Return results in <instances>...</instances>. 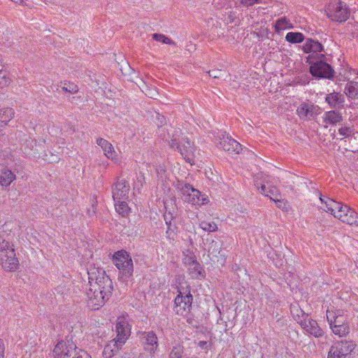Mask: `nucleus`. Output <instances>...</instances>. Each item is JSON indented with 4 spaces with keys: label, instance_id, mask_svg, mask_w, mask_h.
<instances>
[{
    "label": "nucleus",
    "instance_id": "obj_1",
    "mask_svg": "<svg viewBox=\"0 0 358 358\" xmlns=\"http://www.w3.org/2000/svg\"><path fill=\"white\" fill-rule=\"evenodd\" d=\"M89 288L87 289V303L90 308L99 309L108 299L113 290L110 278L101 268L92 267L88 271Z\"/></svg>",
    "mask_w": 358,
    "mask_h": 358
},
{
    "label": "nucleus",
    "instance_id": "obj_2",
    "mask_svg": "<svg viewBox=\"0 0 358 358\" xmlns=\"http://www.w3.org/2000/svg\"><path fill=\"white\" fill-rule=\"evenodd\" d=\"M321 208L331 213L336 218L350 225H358V214L348 206L338 202L328 196L320 195Z\"/></svg>",
    "mask_w": 358,
    "mask_h": 358
},
{
    "label": "nucleus",
    "instance_id": "obj_3",
    "mask_svg": "<svg viewBox=\"0 0 358 358\" xmlns=\"http://www.w3.org/2000/svg\"><path fill=\"white\" fill-rule=\"evenodd\" d=\"M0 265L6 271H15L19 266L14 244L0 234Z\"/></svg>",
    "mask_w": 358,
    "mask_h": 358
},
{
    "label": "nucleus",
    "instance_id": "obj_4",
    "mask_svg": "<svg viewBox=\"0 0 358 358\" xmlns=\"http://www.w3.org/2000/svg\"><path fill=\"white\" fill-rule=\"evenodd\" d=\"M177 189L182 194V199L192 206H201L209 202L208 196L194 188L191 185L178 181Z\"/></svg>",
    "mask_w": 358,
    "mask_h": 358
},
{
    "label": "nucleus",
    "instance_id": "obj_5",
    "mask_svg": "<svg viewBox=\"0 0 358 358\" xmlns=\"http://www.w3.org/2000/svg\"><path fill=\"white\" fill-rule=\"evenodd\" d=\"M171 140L170 146L176 148L183 157L185 160L193 165L196 157V148L188 138H184L182 142H178L180 131H176Z\"/></svg>",
    "mask_w": 358,
    "mask_h": 358
},
{
    "label": "nucleus",
    "instance_id": "obj_6",
    "mask_svg": "<svg viewBox=\"0 0 358 358\" xmlns=\"http://www.w3.org/2000/svg\"><path fill=\"white\" fill-rule=\"evenodd\" d=\"M178 294L174 300V310L178 315H183L190 310L193 297L188 285L178 288Z\"/></svg>",
    "mask_w": 358,
    "mask_h": 358
},
{
    "label": "nucleus",
    "instance_id": "obj_7",
    "mask_svg": "<svg viewBox=\"0 0 358 358\" xmlns=\"http://www.w3.org/2000/svg\"><path fill=\"white\" fill-rule=\"evenodd\" d=\"M325 12L329 18L339 22L346 21L350 13L346 4L341 1L330 3L326 6Z\"/></svg>",
    "mask_w": 358,
    "mask_h": 358
},
{
    "label": "nucleus",
    "instance_id": "obj_8",
    "mask_svg": "<svg viewBox=\"0 0 358 358\" xmlns=\"http://www.w3.org/2000/svg\"><path fill=\"white\" fill-rule=\"evenodd\" d=\"M113 263L115 266L126 276L132 275L134 268L131 258L124 250L117 251L113 256Z\"/></svg>",
    "mask_w": 358,
    "mask_h": 358
},
{
    "label": "nucleus",
    "instance_id": "obj_9",
    "mask_svg": "<svg viewBox=\"0 0 358 358\" xmlns=\"http://www.w3.org/2000/svg\"><path fill=\"white\" fill-rule=\"evenodd\" d=\"M352 341H340L334 343L330 348L328 358H345L355 349Z\"/></svg>",
    "mask_w": 358,
    "mask_h": 358
},
{
    "label": "nucleus",
    "instance_id": "obj_10",
    "mask_svg": "<svg viewBox=\"0 0 358 358\" xmlns=\"http://www.w3.org/2000/svg\"><path fill=\"white\" fill-rule=\"evenodd\" d=\"M78 350L71 341H61L57 343L53 350V358H70Z\"/></svg>",
    "mask_w": 358,
    "mask_h": 358
},
{
    "label": "nucleus",
    "instance_id": "obj_11",
    "mask_svg": "<svg viewBox=\"0 0 358 358\" xmlns=\"http://www.w3.org/2000/svg\"><path fill=\"white\" fill-rule=\"evenodd\" d=\"M309 63L311 64L310 73L314 77L326 79H331L334 77V71L329 64L322 61L313 63L310 61Z\"/></svg>",
    "mask_w": 358,
    "mask_h": 358
},
{
    "label": "nucleus",
    "instance_id": "obj_12",
    "mask_svg": "<svg viewBox=\"0 0 358 358\" xmlns=\"http://www.w3.org/2000/svg\"><path fill=\"white\" fill-rule=\"evenodd\" d=\"M115 329L117 332L115 338L117 339V342L120 344H125L131 333V327L127 315H123L117 317Z\"/></svg>",
    "mask_w": 358,
    "mask_h": 358
},
{
    "label": "nucleus",
    "instance_id": "obj_13",
    "mask_svg": "<svg viewBox=\"0 0 358 358\" xmlns=\"http://www.w3.org/2000/svg\"><path fill=\"white\" fill-rule=\"evenodd\" d=\"M321 113V108L310 103H301L296 109V113L303 120H308L315 117Z\"/></svg>",
    "mask_w": 358,
    "mask_h": 358
},
{
    "label": "nucleus",
    "instance_id": "obj_14",
    "mask_svg": "<svg viewBox=\"0 0 358 358\" xmlns=\"http://www.w3.org/2000/svg\"><path fill=\"white\" fill-rule=\"evenodd\" d=\"M303 50L306 53L310 54L308 60L310 62L312 58H322L324 57V55L322 54L324 50L322 45L317 41L308 38L306 40L303 45Z\"/></svg>",
    "mask_w": 358,
    "mask_h": 358
},
{
    "label": "nucleus",
    "instance_id": "obj_15",
    "mask_svg": "<svg viewBox=\"0 0 358 358\" xmlns=\"http://www.w3.org/2000/svg\"><path fill=\"white\" fill-rule=\"evenodd\" d=\"M218 137L220 138V146L224 150L229 153L238 154L242 150L241 145L227 134L226 132H220Z\"/></svg>",
    "mask_w": 358,
    "mask_h": 358
},
{
    "label": "nucleus",
    "instance_id": "obj_16",
    "mask_svg": "<svg viewBox=\"0 0 358 358\" xmlns=\"http://www.w3.org/2000/svg\"><path fill=\"white\" fill-rule=\"evenodd\" d=\"M255 185L258 189L259 193L264 194L265 196L269 197L273 201L278 198H281V195L277 189L274 186H271L268 184L267 177L264 179L263 182H259L256 180Z\"/></svg>",
    "mask_w": 358,
    "mask_h": 358
},
{
    "label": "nucleus",
    "instance_id": "obj_17",
    "mask_svg": "<svg viewBox=\"0 0 358 358\" xmlns=\"http://www.w3.org/2000/svg\"><path fill=\"white\" fill-rule=\"evenodd\" d=\"M305 318L300 320L301 327L309 334L315 338L323 336L324 332L319 327L316 320L311 319L308 315H304Z\"/></svg>",
    "mask_w": 358,
    "mask_h": 358
},
{
    "label": "nucleus",
    "instance_id": "obj_18",
    "mask_svg": "<svg viewBox=\"0 0 358 358\" xmlns=\"http://www.w3.org/2000/svg\"><path fill=\"white\" fill-rule=\"evenodd\" d=\"M96 144L101 148L104 155L108 159L112 160L115 164H120L121 162L118 155L115 151L114 147L107 140L102 138H98L96 139Z\"/></svg>",
    "mask_w": 358,
    "mask_h": 358
},
{
    "label": "nucleus",
    "instance_id": "obj_19",
    "mask_svg": "<svg viewBox=\"0 0 358 358\" xmlns=\"http://www.w3.org/2000/svg\"><path fill=\"white\" fill-rule=\"evenodd\" d=\"M129 186L125 180H119L113 187V198L114 199H127Z\"/></svg>",
    "mask_w": 358,
    "mask_h": 358
},
{
    "label": "nucleus",
    "instance_id": "obj_20",
    "mask_svg": "<svg viewBox=\"0 0 358 358\" xmlns=\"http://www.w3.org/2000/svg\"><path fill=\"white\" fill-rule=\"evenodd\" d=\"M145 348L150 353H155L158 348V339L153 331L143 332L141 337Z\"/></svg>",
    "mask_w": 358,
    "mask_h": 358
},
{
    "label": "nucleus",
    "instance_id": "obj_21",
    "mask_svg": "<svg viewBox=\"0 0 358 358\" xmlns=\"http://www.w3.org/2000/svg\"><path fill=\"white\" fill-rule=\"evenodd\" d=\"M329 324L332 332L340 337L346 336L350 331L347 320H340L339 318L335 322H331Z\"/></svg>",
    "mask_w": 358,
    "mask_h": 358
},
{
    "label": "nucleus",
    "instance_id": "obj_22",
    "mask_svg": "<svg viewBox=\"0 0 358 358\" xmlns=\"http://www.w3.org/2000/svg\"><path fill=\"white\" fill-rule=\"evenodd\" d=\"M325 101L331 108H342L344 106L345 97L340 93L332 92L327 94Z\"/></svg>",
    "mask_w": 358,
    "mask_h": 358
},
{
    "label": "nucleus",
    "instance_id": "obj_23",
    "mask_svg": "<svg viewBox=\"0 0 358 358\" xmlns=\"http://www.w3.org/2000/svg\"><path fill=\"white\" fill-rule=\"evenodd\" d=\"M117 342V339L115 338L110 341L104 348L103 356L104 358H111L115 353L124 345Z\"/></svg>",
    "mask_w": 358,
    "mask_h": 358
},
{
    "label": "nucleus",
    "instance_id": "obj_24",
    "mask_svg": "<svg viewBox=\"0 0 358 358\" xmlns=\"http://www.w3.org/2000/svg\"><path fill=\"white\" fill-rule=\"evenodd\" d=\"M322 118L324 123L330 125H336L343 120L341 113L336 110L325 112Z\"/></svg>",
    "mask_w": 358,
    "mask_h": 358
},
{
    "label": "nucleus",
    "instance_id": "obj_25",
    "mask_svg": "<svg viewBox=\"0 0 358 358\" xmlns=\"http://www.w3.org/2000/svg\"><path fill=\"white\" fill-rule=\"evenodd\" d=\"M15 179V175L8 169L0 164V184L9 185Z\"/></svg>",
    "mask_w": 358,
    "mask_h": 358
},
{
    "label": "nucleus",
    "instance_id": "obj_26",
    "mask_svg": "<svg viewBox=\"0 0 358 358\" xmlns=\"http://www.w3.org/2000/svg\"><path fill=\"white\" fill-rule=\"evenodd\" d=\"M187 268L188 273L193 279H201L204 278L206 275L205 271L203 266L196 262V263L192 264Z\"/></svg>",
    "mask_w": 358,
    "mask_h": 358
},
{
    "label": "nucleus",
    "instance_id": "obj_27",
    "mask_svg": "<svg viewBox=\"0 0 358 358\" xmlns=\"http://www.w3.org/2000/svg\"><path fill=\"white\" fill-rule=\"evenodd\" d=\"M15 111L12 108L0 109V127H5L14 117Z\"/></svg>",
    "mask_w": 358,
    "mask_h": 358
},
{
    "label": "nucleus",
    "instance_id": "obj_28",
    "mask_svg": "<svg viewBox=\"0 0 358 358\" xmlns=\"http://www.w3.org/2000/svg\"><path fill=\"white\" fill-rule=\"evenodd\" d=\"M345 311L341 309L327 310V319L329 323L335 322L339 318L340 320H347L345 315Z\"/></svg>",
    "mask_w": 358,
    "mask_h": 358
},
{
    "label": "nucleus",
    "instance_id": "obj_29",
    "mask_svg": "<svg viewBox=\"0 0 358 358\" xmlns=\"http://www.w3.org/2000/svg\"><path fill=\"white\" fill-rule=\"evenodd\" d=\"M293 28L292 23L289 20L285 17H282L278 19L275 24V29L277 32L285 29H290Z\"/></svg>",
    "mask_w": 358,
    "mask_h": 358
},
{
    "label": "nucleus",
    "instance_id": "obj_30",
    "mask_svg": "<svg viewBox=\"0 0 358 358\" xmlns=\"http://www.w3.org/2000/svg\"><path fill=\"white\" fill-rule=\"evenodd\" d=\"M116 211L122 216L128 215L129 208L126 202V199H114Z\"/></svg>",
    "mask_w": 358,
    "mask_h": 358
},
{
    "label": "nucleus",
    "instance_id": "obj_31",
    "mask_svg": "<svg viewBox=\"0 0 358 358\" xmlns=\"http://www.w3.org/2000/svg\"><path fill=\"white\" fill-rule=\"evenodd\" d=\"M345 93L346 95L351 99H355L358 97V83L351 81L348 83L345 88Z\"/></svg>",
    "mask_w": 358,
    "mask_h": 358
},
{
    "label": "nucleus",
    "instance_id": "obj_32",
    "mask_svg": "<svg viewBox=\"0 0 358 358\" xmlns=\"http://www.w3.org/2000/svg\"><path fill=\"white\" fill-rule=\"evenodd\" d=\"M285 40L291 43H299L303 41L304 36L301 32H288L285 36Z\"/></svg>",
    "mask_w": 358,
    "mask_h": 358
},
{
    "label": "nucleus",
    "instance_id": "obj_33",
    "mask_svg": "<svg viewBox=\"0 0 358 358\" xmlns=\"http://www.w3.org/2000/svg\"><path fill=\"white\" fill-rule=\"evenodd\" d=\"M291 313L293 315V317L294 320L300 324V320H303V319L305 318L304 315H308V314L305 313L303 310H301L298 305H292L291 308Z\"/></svg>",
    "mask_w": 358,
    "mask_h": 358
},
{
    "label": "nucleus",
    "instance_id": "obj_34",
    "mask_svg": "<svg viewBox=\"0 0 358 358\" xmlns=\"http://www.w3.org/2000/svg\"><path fill=\"white\" fill-rule=\"evenodd\" d=\"M183 255L182 262L187 268L197 262L194 254L189 250L184 252Z\"/></svg>",
    "mask_w": 358,
    "mask_h": 358
},
{
    "label": "nucleus",
    "instance_id": "obj_35",
    "mask_svg": "<svg viewBox=\"0 0 358 358\" xmlns=\"http://www.w3.org/2000/svg\"><path fill=\"white\" fill-rule=\"evenodd\" d=\"M199 227L203 231L208 232H213L217 230V226L214 222H208L206 221H202L199 223Z\"/></svg>",
    "mask_w": 358,
    "mask_h": 358
},
{
    "label": "nucleus",
    "instance_id": "obj_36",
    "mask_svg": "<svg viewBox=\"0 0 358 358\" xmlns=\"http://www.w3.org/2000/svg\"><path fill=\"white\" fill-rule=\"evenodd\" d=\"M152 38L156 41L160 42L164 44H169V45L174 44L173 41L171 40V38L167 37V36H164V34H154L152 35Z\"/></svg>",
    "mask_w": 358,
    "mask_h": 358
},
{
    "label": "nucleus",
    "instance_id": "obj_37",
    "mask_svg": "<svg viewBox=\"0 0 358 358\" xmlns=\"http://www.w3.org/2000/svg\"><path fill=\"white\" fill-rule=\"evenodd\" d=\"M184 348L182 346H174L169 354V358H182Z\"/></svg>",
    "mask_w": 358,
    "mask_h": 358
},
{
    "label": "nucleus",
    "instance_id": "obj_38",
    "mask_svg": "<svg viewBox=\"0 0 358 358\" xmlns=\"http://www.w3.org/2000/svg\"><path fill=\"white\" fill-rule=\"evenodd\" d=\"M10 83V78L7 76L6 72L0 71V88L8 86Z\"/></svg>",
    "mask_w": 358,
    "mask_h": 358
},
{
    "label": "nucleus",
    "instance_id": "obj_39",
    "mask_svg": "<svg viewBox=\"0 0 358 358\" xmlns=\"http://www.w3.org/2000/svg\"><path fill=\"white\" fill-rule=\"evenodd\" d=\"M72 358H92L91 356L85 351L78 349L76 352H75V355L72 357Z\"/></svg>",
    "mask_w": 358,
    "mask_h": 358
},
{
    "label": "nucleus",
    "instance_id": "obj_40",
    "mask_svg": "<svg viewBox=\"0 0 358 358\" xmlns=\"http://www.w3.org/2000/svg\"><path fill=\"white\" fill-rule=\"evenodd\" d=\"M352 132V130L351 129V128L348 127H341L338 129L339 134L344 137H348V136H350Z\"/></svg>",
    "mask_w": 358,
    "mask_h": 358
},
{
    "label": "nucleus",
    "instance_id": "obj_41",
    "mask_svg": "<svg viewBox=\"0 0 358 358\" xmlns=\"http://www.w3.org/2000/svg\"><path fill=\"white\" fill-rule=\"evenodd\" d=\"M279 208L282 209L283 210H287L288 208L287 202L285 200L281 199L280 198H278V199L274 201Z\"/></svg>",
    "mask_w": 358,
    "mask_h": 358
},
{
    "label": "nucleus",
    "instance_id": "obj_42",
    "mask_svg": "<svg viewBox=\"0 0 358 358\" xmlns=\"http://www.w3.org/2000/svg\"><path fill=\"white\" fill-rule=\"evenodd\" d=\"M62 90L71 94H74L78 91V87L75 85H69L68 86H64L62 87Z\"/></svg>",
    "mask_w": 358,
    "mask_h": 358
},
{
    "label": "nucleus",
    "instance_id": "obj_43",
    "mask_svg": "<svg viewBox=\"0 0 358 358\" xmlns=\"http://www.w3.org/2000/svg\"><path fill=\"white\" fill-rule=\"evenodd\" d=\"M260 3V0H241V3L246 7L253 6L254 4Z\"/></svg>",
    "mask_w": 358,
    "mask_h": 358
},
{
    "label": "nucleus",
    "instance_id": "obj_44",
    "mask_svg": "<svg viewBox=\"0 0 358 358\" xmlns=\"http://www.w3.org/2000/svg\"><path fill=\"white\" fill-rule=\"evenodd\" d=\"M209 76L213 78H220L223 73L220 70H212L208 72Z\"/></svg>",
    "mask_w": 358,
    "mask_h": 358
},
{
    "label": "nucleus",
    "instance_id": "obj_45",
    "mask_svg": "<svg viewBox=\"0 0 358 358\" xmlns=\"http://www.w3.org/2000/svg\"><path fill=\"white\" fill-rule=\"evenodd\" d=\"M166 131H168V136H164L163 138L165 139V141L171 142V140L173 138V134H176V131H178L177 129H174L173 127H171L170 131L169 129H166Z\"/></svg>",
    "mask_w": 358,
    "mask_h": 358
},
{
    "label": "nucleus",
    "instance_id": "obj_46",
    "mask_svg": "<svg viewBox=\"0 0 358 358\" xmlns=\"http://www.w3.org/2000/svg\"><path fill=\"white\" fill-rule=\"evenodd\" d=\"M156 119H157L156 123L158 126H159V125L162 126L165 123L166 120H165L164 116L161 115L159 113H157Z\"/></svg>",
    "mask_w": 358,
    "mask_h": 358
},
{
    "label": "nucleus",
    "instance_id": "obj_47",
    "mask_svg": "<svg viewBox=\"0 0 358 358\" xmlns=\"http://www.w3.org/2000/svg\"><path fill=\"white\" fill-rule=\"evenodd\" d=\"M198 346L202 350H208L210 344H208L207 341H201L198 343Z\"/></svg>",
    "mask_w": 358,
    "mask_h": 358
},
{
    "label": "nucleus",
    "instance_id": "obj_48",
    "mask_svg": "<svg viewBox=\"0 0 358 358\" xmlns=\"http://www.w3.org/2000/svg\"><path fill=\"white\" fill-rule=\"evenodd\" d=\"M137 180L138 181L134 184V188L139 189L140 187L143 186V180H144V178L141 176L140 177H138Z\"/></svg>",
    "mask_w": 358,
    "mask_h": 358
},
{
    "label": "nucleus",
    "instance_id": "obj_49",
    "mask_svg": "<svg viewBox=\"0 0 358 358\" xmlns=\"http://www.w3.org/2000/svg\"><path fill=\"white\" fill-rule=\"evenodd\" d=\"M4 357V345L1 340H0V358Z\"/></svg>",
    "mask_w": 358,
    "mask_h": 358
},
{
    "label": "nucleus",
    "instance_id": "obj_50",
    "mask_svg": "<svg viewBox=\"0 0 358 358\" xmlns=\"http://www.w3.org/2000/svg\"><path fill=\"white\" fill-rule=\"evenodd\" d=\"M165 221H166V224L168 225V230H171V221H168V218L166 217V215H165Z\"/></svg>",
    "mask_w": 358,
    "mask_h": 358
},
{
    "label": "nucleus",
    "instance_id": "obj_51",
    "mask_svg": "<svg viewBox=\"0 0 358 358\" xmlns=\"http://www.w3.org/2000/svg\"><path fill=\"white\" fill-rule=\"evenodd\" d=\"M26 143H27V146H28L29 145H31V147H33V145H32L33 143L36 144V143H34V141H33V140H31V139L27 140V141H26Z\"/></svg>",
    "mask_w": 358,
    "mask_h": 358
},
{
    "label": "nucleus",
    "instance_id": "obj_52",
    "mask_svg": "<svg viewBox=\"0 0 358 358\" xmlns=\"http://www.w3.org/2000/svg\"><path fill=\"white\" fill-rule=\"evenodd\" d=\"M298 83H301V85H306V84H308L309 83V81L306 79V80H303V82L298 81Z\"/></svg>",
    "mask_w": 358,
    "mask_h": 358
},
{
    "label": "nucleus",
    "instance_id": "obj_53",
    "mask_svg": "<svg viewBox=\"0 0 358 358\" xmlns=\"http://www.w3.org/2000/svg\"><path fill=\"white\" fill-rule=\"evenodd\" d=\"M11 1L16 3H20L22 1V0H11Z\"/></svg>",
    "mask_w": 358,
    "mask_h": 358
},
{
    "label": "nucleus",
    "instance_id": "obj_54",
    "mask_svg": "<svg viewBox=\"0 0 358 358\" xmlns=\"http://www.w3.org/2000/svg\"><path fill=\"white\" fill-rule=\"evenodd\" d=\"M186 358H198V357L193 356V357H187Z\"/></svg>",
    "mask_w": 358,
    "mask_h": 358
},
{
    "label": "nucleus",
    "instance_id": "obj_55",
    "mask_svg": "<svg viewBox=\"0 0 358 358\" xmlns=\"http://www.w3.org/2000/svg\"><path fill=\"white\" fill-rule=\"evenodd\" d=\"M357 74H358V71H357Z\"/></svg>",
    "mask_w": 358,
    "mask_h": 358
}]
</instances>
